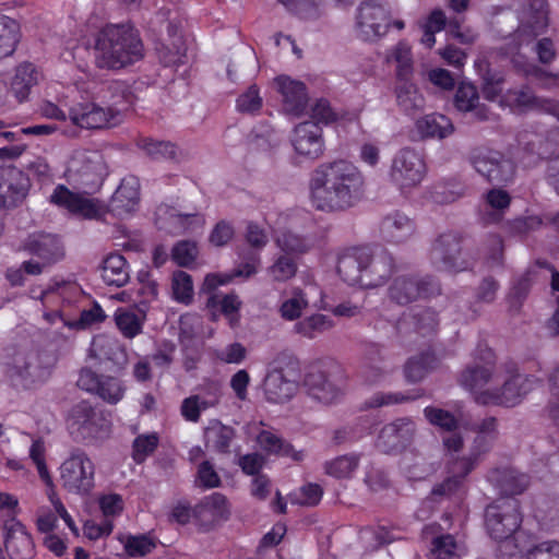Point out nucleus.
I'll list each match as a JSON object with an SVG mask.
<instances>
[{
	"label": "nucleus",
	"instance_id": "aec40b11",
	"mask_svg": "<svg viewBox=\"0 0 559 559\" xmlns=\"http://www.w3.org/2000/svg\"><path fill=\"white\" fill-rule=\"evenodd\" d=\"M222 396L221 386L217 383H210L198 393L186 397L181 402L180 414L185 420L198 423L201 414L219 404Z\"/></svg>",
	"mask_w": 559,
	"mask_h": 559
},
{
	"label": "nucleus",
	"instance_id": "412c9836",
	"mask_svg": "<svg viewBox=\"0 0 559 559\" xmlns=\"http://www.w3.org/2000/svg\"><path fill=\"white\" fill-rule=\"evenodd\" d=\"M230 508L226 497L214 492L201 500L193 509L198 523L209 530L229 518Z\"/></svg>",
	"mask_w": 559,
	"mask_h": 559
},
{
	"label": "nucleus",
	"instance_id": "393cba45",
	"mask_svg": "<svg viewBox=\"0 0 559 559\" xmlns=\"http://www.w3.org/2000/svg\"><path fill=\"white\" fill-rule=\"evenodd\" d=\"M88 357L95 360V365L100 366L109 361L121 369L124 365L126 353L117 340L102 334L93 337L88 348Z\"/></svg>",
	"mask_w": 559,
	"mask_h": 559
},
{
	"label": "nucleus",
	"instance_id": "3c124183",
	"mask_svg": "<svg viewBox=\"0 0 559 559\" xmlns=\"http://www.w3.org/2000/svg\"><path fill=\"white\" fill-rule=\"evenodd\" d=\"M542 225V219L538 216L518 217L508 221L503 225V231L511 238L522 241L524 238L536 230Z\"/></svg>",
	"mask_w": 559,
	"mask_h": 559
},
{
	"label": "nucleus",
	"instance_id": "a19ab883",
	"mask_svg": "<svg viewBox=\"0 0 559 559\" xmlns=\"http://www.w3.org/2000/svg\"><path fill=\"white\" fill-rule=\"evenodd\" d=\"M69 169L82 177L100 176L103 171V157L97 152H75L70 160Z\"/></svg>",
	"mask_w": 559,
	"mask_h": 559
},
{
	"label": "nucleus",
	"instance_id": "f704fd0d",
	"mask_svg": "<svg viewBox=\"0 0 559 559\" xmlns=\"http://www.w3.org/2000/svg\"><path fill=\"white\" fill-rule=\"evenodd\" d=\"M488 478L495 483L504 495H520L528 486V477L513 468L492 469Z\"/></svg>",
	"mask_w": 559,
	"mask_h": 559
},
{
	"label": "nucleus",
	"instance_id": "c9c22d12",
	"mask_svg": "<svg viewBox=\"0 0 559 559\" xmlns=\"http://www.w3.org/2000/svg\"><path fill=\"white\" fill-rule=\"evenodd\" d=\"M114 320L123 337L132 340L143 332L145 313L136 308L120 307L115 311Z\"/></svg>",
	"mask_w": 559,
	"mask_h": 559
},
{
	"label": "nucleus",
	"instance_id": "9d476101",
	"mask_svg": "<svg viewBox=\"0 0 559 559\" xmlns=\"http://www.w3.org/2000/svg\"><path fill=\"white\" fill-rule=\"evenodd\" d=\"M424 175L425 163L415 150L404 147L394 155L389 176L401 189L417 186Z\"/></svg>",
	"mask_w": 559,
	"mask_h": 559
},
{
	"label": "nucleus",
	"instance_id": "f3484780",
	"mask_svg": "<svg viewBox=\"0 0 559 559\" xmlns=\"http://www.w3.org/2000/svg\"><path fill=\"white\" fill-rule=\"evenodd\" d=\"M310 397L324 405L337 403L343 394V384L334 379L331 373L313 368L305 380Z\"/></svg>",
	"mask_w": 559,
	"mask_h": 559
},
{
	"label": "nucleus",
	"instance_id": "7c9ffc66",
	"mask_svg": "<svg viewBox=\"0 0 559 559\" xmlns=\"http://www.w3.org/2000/svg\"><path fill=\"white\" fill-rule=\"evenodd\" d=\"M413 223L402 214L388 215L380 225V234L383 241L403 243L411 239L414 234Z\"/></svg>",
	"mask_w": 559,
	"mask_h": 559
},
{
	"label": "nucleus",
	"instance_id": "2eb2a0df",
	"mask_svg": "<svg viewBox=\"0 0 559 559\" xmlns=\"http://www.w3.org/2000/svg\"><path fill=\"white\" fill-rule=\"evenodd\" d=\"M205 219L198 213H181L171 205L162 203L154 212V224L167 235H182L192 226H203Z\"/></svg>",
	"mask_w": 559,
	"mask_h": 559
},
{
	"label": "nucleus",
	"instance_id": "72a5a7b5",
	"mask_svg": "<svg viewBox=\"0 0 559 559\" xmlns=\"http://www.w3.org/2000/svg\"><path fill=\"white\" fill-rule=\"evenodd\" d=\"M241 300L238 295L230 293L219 298L217 295H212L206 301V308L211 311L212 319L217 320L218 310L228 321L231 328H235L239 323Z\"/></svg>",
	"mask_w": 559,
	"mask_h": 559
},
{
	"label": "nucleus",
	"instance_id": "79ce46f5",
	"mask_svg": "<svg viewBox=\"0 0 559 559\" xmlns=\"http://www.w3.org/2000/svg\"><path fill=\"white\" fill-rule=\"evenodd\" d=\"M258 260L251 258L245 264L238 266L231 273H212L205 276L203 290L213 292L217 287L230 283L235 277H250L257 272Z\"/></svg>",
	"mask_w": 559,
	"mask_h": 559
},
{
	"label": "nucleus",
	"instance_id": "864d4df0",
	"mask_svg": "<svg viewBox=\"0 0 559 559\" xmlns=\"http://www.w3.org/2000/svg\"><path fill=\"white\" fill-rule=\"evenodd\" d=\"M463 548L450 534L440 535L432 539L430 547L431 559H451L460 556Z\"/></svg>",
	"mask_w": 559,
	"mask_h": 559
},
{
	"label": "nucleus",
	"instance_id": "4be33fe9",
	"mask_svg": "<svg viewBox=\"0 0 559 559\" xmlns=\"http://www.w3.org/2000/svg\"><path fill=\"white\" fill-rule=\"evenodd\" d=\"M274 85L283 97V108L286 112L299 116L305 111L309 97L306 85L301 81L280 75L274 79Z\"/></svg>",
	"mask_w": 559,
	"mask_h": 559
},
{
	"label": "nucleus",
	"instance_id": "c03bdc74",
	"mask_svg": "<svg viewBox=\"0 0 559 559\" xmlns=\"http://www.w3.org/2000/svg\"><path fill=\"white\" fill-rule=\"evenodd\" d=\"M298 253L294 247H286L270 267V274L275 281L284 282L295 276L298 267Z\"/></svg>",
	"mask_w": 559,
	"mask_h": 559
},
{
	"label": "nucleus",
	"instance_id": "bb28decb",
	"mask_svg": "<svg viewBox=\"0 0 559 559\" xmlns=\"http://www.w3.org/2000/svg\"><path fill=\"white\" fill-rule=\"evenodd\" d=\"M509 99L512 105L521 110L546 112L559 119V102L551 98L536 96L527 86L511 91L509 93Z\"/></svg>",
	"mask_w": 559,
	"mask_h": 559
},
{
	"label": "nucleus",
	"instance_id": "b1692460",
	"mask_svg": "<svg viewBox=\"0 0 559 559\" xmlns=\"http://www.w3.org/2000/svg\"><path fill=\"white\" fill-rule=\"evenodd\" d=\"M139 188L138 178L122 179L108 203V211L120 217L131 214L139 203Z\"/></svg>",
	"mask_w": 559,
	"mask_h": 559
},
{
	"label": "nucleus",
	"instance_id": "49530a36",
	"mask_svg": "<svg viewBox=\"0 0 559 559\" xmlns=\"http://www.w3.org/2000/svg\"><path fill=\"white\" fill-rule=\"evenodd\" d=\"M118 540L129 557H144L156 547V540L148 534H120Z\"/></svg>",
	"mask_w": 559,
	"mask_h": 559
},
{
	"label": "nucleus",
	"instance_id": "c756f323",
	"mask_svg": "<svg viewBox=\"0 0 559 559\" xmlns=\"http://www.w3.org/2000/svg\"><path fill=\"white\" fill-rule=\"evenodd\" d=\"M415 129L420 140H443L454 132L452 121L441 114H429L417 119Z\"/></svg>",
	"mask_w": 559,
	"mask_h": 559
},
{
	"label": "nucleus",
	"instance_id": "e2e57ef3",
	"mask_svg": "<svg viewBox=\"0 0 559 559\" xmlns=\"http://www.w3.org/2000/svg\"><path fill=\"white\" fill-rule=\"evenodd\" d=\"M263 99L259 95V88L255 84L248 87V90L240 94L236 100V108L241 114H255L262 108Z\"/></svg>",
	"mask_w": 559,
	"mask_h": 559
},
{
	"label": "nucleus",
	"instance_id": "6e6552de",
	"mask_svg": "<svg viewBox=\"0 0 559 559\" xmlns=\"http://www.w3.org/2000/svg\"><path fill=\"white\" fill-rule=\"evenodd\" d=\"M67 426L72 435L83 439H102L110 431L109 420L86 401L75 404L70 409Z\"/></svg>",
	"mask_w": 559,
	"mask_h": 559
},
{
	"label": "nucleus",
	"instance_id": "5fc2aeb1",
	"mask_svg": "<svg viewBox=\"0 0 559 559\" xmlns=\"http://www.w3.org/2000/svg\"><path fill=\"white\" fill-rule=\"evenodd\" d=\"M308 307V299L300 288H293L290 297L284 300L280 307V313L283 319L288 321L297 320L302 311Z\"/></svg>",
	"mask_w": 559,
	"mask_h": 559
},
{
	"label": "nucleus",
	"instance_id": "e433bc0d",
	"mask_svg": "<svg viewBox=\"0 0 559 559\" xmlns=\"http://www.w3.org/2000/svg\"><path fill=\"white\" fill-rule=\"evenodd\" d=\"M39 72L31 62L21 63L12 79L10 93L19 100L27 99L33 86L38 83Z\"/></svg>",
	"mask_w": 559,
	"mask_h": 559
},
{
	"label": "nucleus",
	"instance_id": "774afa93",
	"mask_svg": "<svg viewBox=\"0 0 559 559\" xmlns=\"http://www.w3.org/2000/svg\"><path fill=\"white\" fill-rule=\"evenodd\" d=\"M526 559H559V543L543 542L527 550Z\"/></svg>",
	"mask_w": 559,
	"mask_h": 559
},
{
	"label": "nucleus",
	"instance_id": "f03ea898",
	"mask_svg": "<svg viewBox=\"0 0 559 559\" xmlns=\"http://www.w3.org/2000/svg\"><path fill=\"white\" fill-rule=\"evenodd\" d=\"M311 197L319 210L343 211L364 193V177L356 166L340 159L319 165L311 174Z\"/></svg>",
	"mask_w": 559,
	"mask_h": 559
},
{
	"label": "nucleus",
	"instance_id": "423d86ee",
	"mask_svg": "<svg viewBox=\"0 0 559 559\" xmlns=\"http://www.w3.org/2000/svg\"><path fill=\"white\" fill-rule=\"evenodd\" d=\"M522 523L519 502L515 499L502 498L487 507L485 512V525L488 534L497 542H503V547L509 548L511 537L516 542L509 556L522 551L523 546L519 544L523 533L519 532Z\"/></svg>",
	"mask_w": 559,
	"mask_h": 559
},
{
	"label": "nucleus",
	"instance_id": "8fccbe9b",
	"mask_svg": "<svg viewBox=\"0 0 559 559\" xmlns=\"http://www.w3.org/2000/svg\"><path fill=\"white\" fill-rule=\"evenodd\" d=\"M333 325V321L328 316L316 313L296 323L295 330L305 337L313 338L318 334L329 331Z\"/></svg>",
	"mask_w": 559,
	"mask_h": 559
},
{
	"label": "nucleus",
	"instance_id": "2f4dec72",
	"mask_svg": "<svg viewBox=\"0 0 559 559\" xmlns=\"http://www.w3.org/2000/svg\"><path fill=\"white\" fill-rule=\"evenodd\" d=\"M31 258L21 265L26 274L39 275L47 267L62 260L64 251L62 247H29Z\"/></svg>",
	"mask_w": 559,
	"mask_h": 559
},
{
	"label": "nucleus",
	"instance_id": "f8f14e48",
	"mask_svg": "<svg viewBox=\"0 0 559 559\" xmlns=\"http://www.w3.org/2000/svg\"><path fill=\"white\" fill-rule=\"evenodd\" d=\"M76 383L80 389L97 395L108 404H117L126 393V386L119 378L97 374L91 368L81 369Z\"/></svg>",
	"mask_w": 559,
	"mask_h": 559
},
{
	"label": "nucleus",
	"instance_id": "0eeeda50",
	"mask_svg": "<svg viewBox=\"0 0 559 559\" xmlns=\"http://www.w3.org/2000/svg\"><path fill=\"white\" fill-rule=\"evenodd\" d=\"M95 473L96 466L90 455L75 449L59 466L60 485L71 495L86 497L95 488Z\"/></svg>",
	"mask_w": 559,
	"mask_h": 559
},
{
	"label": "nucleus",
	"instance_id": "a18cd8bd",
	"mask_svg": "<svg viewBox=\"0 0 559 559\" xmlns=\"http://www.w3.org/2000/svg\"><path fill=\"white\" fill-rule=\"evenodd\" d=\"M20 41L19 23L0 14V60L13 55Z\"/></svg>",
	"mask_w": 559,
	"mask_h": 559
},
{
	"label": "nucleus",
	"instance_id": "4c0bfd02",
	"mask_svg": "<svg viewBox=\"0 0 559 559\" xmlns=\"http://www.w3.org/2000/svg\"><path fill=\"white\" fill-rule=\"evenodd\" d=\"M145 156L153 160H177L179 150L170 141L157 140L151 136H139L135 142Z\"/></svg>",
	"mask_w": 559,
	"mask_h": 559
},
{
	"label": "nucleus",
	"instance_id": "bf43d9fd",
	"mask_svg": "<svg viewBox=\"0 0 559 559\" xmlns=\"http://www.w3.org/2000/svg\"><path fill=\"white\" fill-rule=\"evenodd\" d=\"M424 414L431 425L437 426L440 429L452 431L459 426V421L455 416L445 409L427 406L424 409Z\"/></svg>",
	"mask_w": 559,
	"mask_h": 559
},
{
	"label": "nucleus",
	"instance_id": "09e8293b",
	"mask_svg": "<svg viewBox=\"0 0 559 559\" xmlns=\"http://www.w3.org/2000/svg\"><path fill=\"white\" fill-rule=\"evenodd\" d=\"M159 61L165 67H179L187 62V45L183 38L163 43L157 48Z\"/></svg>",
	"mask_w": 559,
	"mask_h": 559
},
{
	"label": "nucleus",
	"instance_id": "a211bd4d",
	"mask_svg": "<svg viewBox=\"0 0 559 559\" xmlns=\"http://www.w3.org/2000/svg\"><path fill=\"white\" fill-rule=\"evenodd\" d=\"M290 141L295 152L310 160L318 159L323 155L322 128L313 121H304L297 124Z\"/></svg>",
	"mask_w": 559,
	"mask_h": 559
},
{
	"label": "nucleus",
	"instance_id": "338daca9",
	"mask_svg": "<svg viewBox=\"0 0 559 559\" xmlns=\"http://www.w3.org/2000/svg\"><path fill=\"white\" fill-rule=\"evenodd\" d=\"M36 360L37 357L35 354L16 355L14 358L11 377H17L22 380H26L29 377L35 376L37 369L35 364Z\"/></svg>",
	"mask_w": 559,
	"mask_h": 559
},
{
	"label": "nucleus",
	"instance_id": "37998d69",
	"mask_svg": "<svg viewBox=\"0 0 559 559\" xmlns=\"http://www.w3.org/2000/svg\"><path fill=\"white\" fill-rule=\"evenodd\" d=\"M360 463V455L349 453L338 455L324 463L325 473L336 479H349L356 474Z\"/></svg>",
	"mask_w": 559,
	"mask_h": 559
},
{
	"label": "nucleus",
	"instance_id": "680f3d73",
	"mask_svg": "<svg viewBox=\"0 0 559 559\" xmlns=\"http://www.w3.org/2000/svg\"><path fill=\"white\" fill-rule=\"evenodd\" d=\"M158 442L159 438L156 432L140 435L136 437L133 441V460L138 463L145 461V459L155 451Z\"/></svg>",
	"mask_w": 559,
	"mask_h": 559
},
{
	"label": "nucleus",
	"instance_id": "ea45409f",
	"mask_svg": "<svg viewBox=\"0 0 559 559\" xmlns=\"http://www.w3.org/2000/svg\"><path fill=\"white\" fill-rule=\"evenodd\" d=\"M102 278L108 286L122 287L129 281V271L124 257L109 254L103 261Z\"/></svg>",
	"mask_w": 559,
	"mask_h": 559
},
{
	"label": "nucleus",
	"instance_id": "1a4fd4ad",
	"mask_svg": "<svg viewBox=\"0 0 559 559\" xmlns=\"http://www.w3.org/2000/svg\"><path fill=\"white\" fill-rule=\"evenodd\" d=\"M475 170L489 183L508 185L515 175V164L500 152L481 151L472 156Z\"/></svg>",
	"mask_w": 559,
	"mask_h": 559
},
{
	"label": "nucleus",
	"instance_id": "a878e982",
	"mask_svg": "<svg viewBox=\"0 0 559 559\" xmlns=\"http://www.w3.org/2000/svg\"><path fill=\"white\" fill-rule=\"evenodd\" d=\"M297 390V382L288 379L280 369L270 371L263 382L264 396L270 403H286L296 394Z\"/></svg>",
	"mask_w": 559,
	"mask_h": 559
},
{
	"label": "nucleus",
	"instance_id": "0e129e2a",
	"mask_svg": "<svg viewBox=\"0 0 559 559\" xmlns=\"http://www.w3.org/2000/svg\"><path fill=\"white\" fill-rule=\"evenodd\" d=\"M479 95L477 88L472 83L461 82L457 86L456 93L454 95V105L457 110L467 112V110H472L475 107V104L478 102Z\"/></svg>",
	"mask_w": 559,
	"mask_h": 559
},
{
	"label": "nucleus",
	"instance_id": "6e6d98bb",
	"mask_svg": "<svg viewBox=\"0 0 559 559\" xmlns=\"http://www.w3.org/2000/svg\"><path fill=\"white\" fill-rule=\"evenodd\" d=\"M45 454L46 448L44 441L40 439L34 440L28 451L29 459L35 464L40 479L49 489H51L55 488V485L50 472L46 465Z\"/></svg>",
	"mask_w": 559,
	"mask_h": 559
},
{
	"label": "nucleus",
	"instance_id": "c85d7f7f",
	"mask_svg": "<svg viewBox=\"0 0 559 559\" xmlns=\"http://www.w3.org/2000/svg\"><path fill=\"white\" fill-rule=\"evenodd\" d=\"M394 94L397 107L405 115L416 116L424 110L425 97L409 79L396 80Z\"/></svg>",
	"mask_w": 559,
	"mask_h": 559
},
{
	"label": "nucleus",
	"instance_id": "13d9d810",
	"mask_svg": "<svg viewBox=\"0 0 559 559\" xmlns=\"http://www.w3.org/2000/svg\"><path fill=\"white\" fill-rule=\"evenodd\" d=\"M205 438L207 443L214 449L218 451H226L234 438V431L227 426L215 424L206 429Z\"/></svg>",
	"mask_w": 559,
	"mask_h": 559
},
{
	"label": "nucleus",
	"instance_id": "de8ad7c7",
	"mask_svg": "<svg viewBox=\"0 0 559 559\" xmlns=\"http://www.w3.org/2000/svg\"><path fill=\"white\" fill-rule=\"evenodd\" d=\"M358 269L361 272L359 281L366 287H377L384 284L391 272V263L381 260H371L370 263L362 264L358 261Z\"/></svg>",
	"mask_w": 559,
	"mask_h": 559
},
{
	"label": "nucleus",
	"instance_id": "052dcab7",
	"mask_svg": "<svg viewBox=\"0 0 559 559\" xmlns=\"http://www.w3.org/2000/svg\"><path fill=\"white\" fill-rule=\"evenodd\" d=\"M288 12L301 20H316L320 16V3L318 0H289L283 3Z\"/></svg>",
	"mask_w": 559,
	"mask_h": 559
},
{
	"label": "nucleus",
	"instance_id": "dca6fc26",
	"mask_svg": "<svg viewBox=\"0 0 559 559\" xmlns=\"http://www.w3.org/2000/svg\"><path fill=\"white\" fill-rule=\"evenodd\" d=\"M50 202L84 218H99L105 213L99 202L74 193L63 185L56 187L50 195Z\"/></svg>",
	"mask_w": 559,
	"mask_h": 559
},
{
	"label": "nucleus",
	"instance_id": "9b49d317",
	"mask_svg": "<svg viewBox=\"0 0 559 559\" xmlns=\"http://www.w3.org/2000/svg\"><path fill=\"white\" fill-rule=\"evenodd\" d=\"M356 19L357 34L366 41H372L383 36L390 26L388 10L376 0L362 2L358 8Z\"/></svg>",
	"mask_w": 559,
	"mask_h": 559
},
{
	"label": "nucleus",
	"instance_id": "20e7f679",
	"mask_svg": "<svg viewBox=\"0 0 559 559\" xmlns=\"http://www.w3.org/2000/svg\"><path fill=\"white\" fill-rule=\"evenodd\" d=\"M520 24L509 44L504 48V53L512 56V62L515 68H521L526 62H521L520 49L522 46L533 45L532 50L537 55V59L543 64H549L557 56V49L552 39L543 37L537 39L548 26V11L546 0H524L523 9L519 16Z\"/></svg>",
	"mask_w": 559,
	"mask_h": 559
},
{
	"label": "nucleus",
	"instance_id": "ddd939ff",
	"mask_svg": "<svg viewBox=\"0 0 559 559\" xmlns=\"http://www.w3.org/2000/svg\"><path fill=\"white\" fill-rule=\"evenodd\" d=\"M31 188L29 177L14 166L0 167V210L19 206Z\"/></svg>",
	"mask_w": 559,
	"mask_h": 559
},
{
	"label": "nucleus",
	"instance_id": "603ef678",
	"mask_svg": "<svg viewBox=\"0 0 559 559\" xmlns=\"http://www.w3.org/2000/svg\"><path fill=\"white\" fill-rule=\"evenodd\" d=\"M173 298L183 305H189L193 300L194 289L192 277L183 272L177 271L171 278Z\"/></svg>",
	"mask_w": 559,
	"mask_h": 559
},
{
	"label": "nucleus",
	"instance_id": "4d7b16f0",
	"mask_svg": "<svg viewBox=\"0 0 559 559\" xmlns=\"http://www.w3.org/2000/svg\"><path fill=\"white\" fill-rule=\"evenodd\" d=\"M179 336L182 342H191L194 338L204 337L203 320L197 313H186L179 319Z\"/></svg>",
	"mask_w": 559,
	"mask_h": 559
},
{
	"label": "nucleus",
	"instance_id": "7ed1b4c3",
	"mask_svg": "<svg viewBox=\"0 0 559 559\" xmlns=\"http://www.w3.org/2000/svg\"><path fill=\"white\" fill-rule=\"evenodd\" d=\"M90 100H83L69 107V119L82 129L99 130L110 126L121 107L133 102V94L122 81L93 83L88 88Z\"/></svg>",
	"mask_w": 559,
	"mask_h": 559
},
{
	"label": "nucleus",
	"instance_id": "cd10ccee",
	"mask_svg": "<svg viewBox=\"0 0 559 559\" xmlns=\"http://www.w3.org/2000/svg\"><path fill=\"white\" fill-rule=\"evenodd\" d=\"M4 544L7 550L15 559H26L33 552V539L25 526L15 520L5 523Z\"/></svg>",
	"mask_w": 559,
	"mask_h": 559
},
{
	"label": "nucleus",
	"instance_id": "69168bd1",
	"mask_svg": "<svg viewBox=\"0 0 559 559\" xmlns=\"http://www.w3.org/2000/svg\"><path fill=\"white\" fill-rule=\"evenodd\" d=\"M393 58L397 63L396 80L409 79L413 72L411 48L405 43H399L393 51Z\"/></svg>",
	"mask_w": 559,
	"mask_h": 559
},
{
	"label": "nucleus",
	"instance_id": "6ab92c4d",
	"mask_svg": "<svg viewBox=\"0 0 559 559\" xmlns=\"http://www.w3.org/2000/svg\"><path fill=\"white\" fill-rule=\"evenodd\" d=\"M480 461L481 459L471 451L466 455H456L450 459L448 463L449 476L443 483L433 488L432 493L445 496L455 492L461 488L465 478L476 468Z\"/></svg>",
	"mask_w": 559,
	"mask_h": 559
},
{
	"label": "nucleus",
	"instance_id": "4468645a",
	"mask_svg": "<svg viewBox=\"0 0 559 559\" xmlns=\"http://www.w3.org/2000/svg\"><path fill=\"white\" fill-rule=\"evenodd\" d=\"M415 436L414 420L409 417H402L381 428L376 445L385 453L400 452L413 443Z\"/></svg>",
	"mask_w": 559,
	"mask_h": 559
},
{
	"label": "nucleus",
	"instance_id": "5701e85b",
	"mask_svg": "<svg viewBox=\"0 0 559 559\" xmlns=\"http://www.w3.org/2000/svg\"><path fill=\"white\" fill-rule=\"evenodd\" d=\"M429 278L417 276L396 277L390 287V297L400 305H406L433 293Z\"/></svg>",
	"mask_w": 559,
	"mask_h": 559
},
{
	"label": "nucleus",
	"instance_id": "39448f33",
	"mask_svg": "<svg viewBox=\"0 0 559 559\" xmlns=\"http://www.w3.org/2000/svg\"><path fill=\"white\" fill-rule=\"evenodd\" d=\"M143 57V44L130 25H108L97 35L95 64L99 69L118 70Z\"/></svg>",
	"mask_w": 559,
	"mask_h": 559
},
{
	"label": "nucleus",
	"instance_id": "58836bf2",
	"mask_svg": "<svg viewBox=\"0 0 559 559\" xmlns=\"http://www.w3.org/2000/svg\"><path fill=\"white\" fill-rule=\"evenodd\" d=\"M473 430L476 436L472 442L469 451L483 459L484 455L490 451L495 440L497 439V421L493 417L485 418L480 423L476 424Z\"/></svg>",
	"mask_w": 559,
	"mask_h": 559
},
{
	"label": "nucleus",
	"instance_id": "473e14b6",
	"mask_svg": "<svg viewBox=\"0 0 559 559\" xmlns=\"http://www.w3.org/2000/svg\"><path fill=\"white\" fill-rule=\"evenodd\" d=\"M255 441L261 450L269 454H275L283 457H288L295 462H300L305 457L302 450H295L294 447L276 433L270 430H261L255 436Z\"/></svg>",
	"mask_w": 559,
	"mask_h": 559
},
{
	"label": "nucleus",
	"instance_id": "f257e3e1",
	"mask_svg": "<svg viewBox=\"0 0 559 559\" xmlns=\"http://www.w3.org/2000/svg\"><path fill=\"white\" fill-rule=\"evenodd\" d=\"M477 359L479 361L462 372L460 381L473 393L478 404L512 407L520 404L538 384L535 377L496 367L495 355L490 348L479 349Z\"/></svg>",
	"mask_w": 559,
	"mask_h": 559
}]
</instances>
